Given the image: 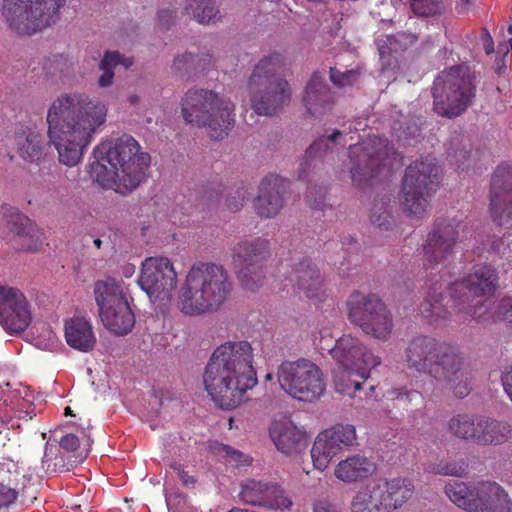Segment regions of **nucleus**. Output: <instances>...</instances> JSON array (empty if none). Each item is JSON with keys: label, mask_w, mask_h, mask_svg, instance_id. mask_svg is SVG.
Returning a JSON list of instances; mask_svg holds the SVG:
<instances>
[{"label": "nucleus", "mask_w": 512, "mask_h": 512, "mask_svg": "<svg viewBox=\"0 0 512 512\" xmlns=\"http://www.w3.org/2000/svg\"><path fill=\"white\" fill-rule=\"evenodd\" d=\"M424 470L435 475L465 478L469 475V463L465 458L448 457L425 463Z\"/></svg>", "instance_id": "nucleus-34"}, {"label": "nucleus", "mask_w": 512, "mask_h": 512, "mask_svg": "<svg viewBox=\"0 0 512 512\" xmlns=\"http://www.w3.org/2000/svg\"><path fill=\"white\" fill-rule=\"evenodd\" d=\"M384 201L377 199L373 202L369 208L368 218L372 226L381 228L384 224Z\"/></svg>", "instance_id": "nucleus-52"}, {"label": "nucleus", "mask_w": 512, "mask_h": 512, "mask_svg": "<svg viewBox=\"0 0 512 512\" xmlns=\"http://www.w3.org/2000/svg\"><path fill=\"white\" fill-rule=\"evenodd\" d=\"M492 320L495 323L502 321L512 323V296H504L498 301L492 313Z\"/></svg>", "instance_id": "nucleus-51"}, {"label": "nucleus", "mask_w": 512, "mask_h": 512, "mask_svg": "<svg viewBox=\"0 0 512 512\" xmlns=\"http://www.w3.org/2000/svg\"><path fill=\"white\" fill-rule=\"evenodd\" d=\"M434 111L448 119L460 116L466 111L474 97V86L460 66L442 71L432 87Z\"/></svg>", "instance_id": "nucleus-9"}, {"label": "nucleus", "mask_w": 512, "mask_h": 512, "mask_svg": "<svg viewBox=\"0 0 512 512\" xmlns=\"http://www.w3.org/2000/svg\"><path fill=\"white\" fill-rule=\"evenodd\" d=\"M480 416L457 414L449 420L448 429L455 437L475 443Z\"/></svg>", "instance_id": "nucleus-37"}, {"label": "nucleus", "mask_w": 512, "mask_h": 512, "mask_svg": "<svg viewBox=\"0 0 512 512\" xmlns=\"http://www.w3.org/2000/svg\"><path fill=\"white\" fill-rule=\"evenodd\" d=\"M342 133L340 131H335L331 136L329 137H321L317 141H315L306 151V155L308 157L316 156L318 153H320L321 148L325 146L326 148H329V144H334L336 138L341 137Z\"/></svg>", "instance_id": "nucleus-54"}, {"label": "nucleus", "mask_w": 512, "mask_h": 512, "mask_svg": "<svg viewBox=\"0 0 512 512\" xmlns=\"http://www.w3.org/2000/svg\"><path fill=\"white\" fill-rule=\"evenodd\" d=\"M348 374L349 376L344 377V383L347 384L346 386H350L349 391H342L338 389L335 385V389L337 392L348 395L349 397H354L356 391H358L361 387V384L365 381L367 378V369L365 368H348Z\"/></svg>", "instance_id": "nucleus-47"}, {"label": "nucleus", "mask_w": 512, "mask_h": 512, "mask_svg": "<svg viewBox=\"0 0 512 512\" xmlns=\"http://www.w3.org/2000/svg\"><path fill=\"white\" fill-rule=\"evenodd\" d=\"M16 143L18 145L19 154L25 160L31 162L38 161L42 156L41 135L28 129L17 134Z\"/></svg>", "instance_id": "nucleus-39"}, {"label": "nucleus", "mask_w": 512, "mask_h": 512, "mask_svg": "<svg viewBox=\"0 0 512 512\" xmlns=\"http://www.w3.org/2000/svg\"><path fill=\"white\" fill-rule=\"evenodd\" d=\"M286 280L294 292L303 293L309 299L320 300L324 296L323 280L310 260L300 262Z\"/></svg>", "instance_id": "nucleus-26"}, {"label": "nucleus", "mask_w": 512, "mask_h": 512, "mask_svg": "<svg viewBox=\"0 0 512 512\" xmlns=\"http://www.w3.org/2000/svg\"><path fill=\"white\" fill-rule=\"evenodd\" d=\"M65 338L70 347L81 352L91 351L96 344L90 322L80 316H75L66 322Z\"/></svg>", "instance_id": "nucleus-31"}, {"label": "nucleus", "mask_w": 512, "mask_h": 512, "mask_svg": "<svg viewBox=\"0 0 512 512\" xmlns=\"http://www.w3.org/2000/svg\"><path fill=\"white\" fill-rule=\"evenodd\" d=\"M412 11L422 17L437 15L441 12V0H412Z\"/></svg>", "instance_id": "nucleus-49"}, {"label": "nucleus", "mask_w": 512, "mask_h": 512, "mask_svg": "<svg viewBox=\"0 0 512 512\" xmlns=\"http://www.w3.org/2000/svg\"><path fill=\"white\" fill-rule=\"evenodd\" d=\"M376 464L363 455H353L340 461L335 467L338 480H366L376 472Z\"/></svg>", "instance_id": "nucleus-32"}, {"label": "nucleus", "mask_w": 512, "mask_h": 512, "mask_svg": "<svg viewBox=\"0 0 512 512\" xmlns=\"http://www.w3.org/2000/svg\"><path fill=\"white\" fill-rule=\"evenodd\" d=\"M277 379L286 394L303 402L319 399L326 388L320 367L305 358L283 361L278 367Z\"/></svg>", "instance_id": "nucleus-11"}, {"label": "nucleus", "mask_w": 512, "mask_h": 512, "mask_svg": "<svg viewBox=\"0 0 512 512\" xmlns=\"http://www.w3.org/2000/svg\"><path fill=\"white\" fill-rule=\"evenodd\" d=\"M483 46L486 54H492L494 52V41L490 33L484 29L482 32Z\"/></svg>", "instance_id": "nucleus-60"}, {"label": "nucleus", "mask_w": 512, "mask_h": 512, "mask_svg": "<svg viewBox=\"0 0 512 512\" xmlns=\"http://www.w3.org/2000/svg\"><path fill=\"white\" fill-rule=\"evenodd\" d=\"M303 102L310 115L318 116L332 108L334 95L324 79L315 73L305 88Z\"/></svg>", "instance_id": "nucleus-28"}, {"label": "nucleus", "mask_w": 512, "mask_h": 512, "mask_svg": "<svg viewBox=\"0 0 512 512\" xmlns=\"http://www.w3.org/2000/svg\"><path fill=\"white\" fill-rule=\"evenodd\" d=\"M488 494L481 505L483 511L476 512H512V501L507 492L497 482H487Z\"/></svg>", "instance_id": "nucleus-38"}, {"label": "nucleus", "mask_w": 512, "mask_h": 512, "mask_svg": "<svg viewBox=\"0 0 512 512\" xmlns=\"http://www.w3.org/2000/svg\"><path fill=\"white\" fill-rule=\"evenodd\" d=\"M32 321L31 305L24 293L0 283V325L9 334L24 331Z\"/></svg>", "instance_id": "nucleus-20"}, {"label": "nucleus", "mask_w": 512, "mask_h": 512, "mask_svg": "<svg viewBox=\"0 0 512 512\" xmlns=\"http://www.w3.org/2000/svg\"><path fill=\"white\" fill-rule=\"evenodd\" d=\"M423 374L444 383L459 398L470 393V375L455 345L441 342Z\"/></svg>", "instance_id": "nucleus-13"}, {"label": "nucleus", "mask_w": 512, "mask_h": 512, "mask_svg": "<svg viewBox=\"0 0 512 512\" xmlns=\"http://www.w3.org/2000/svg\"><path fill=\"white\" fill-rule=\"evenodd\" d=\"M240 501L272 510H290L292 500L277 483L243 482L238 493Z\"/></svg>", "instance_id": "nucleus-23"}, {"label": "nucleus", "mask_w": 512, "mask_h": 512, "mask_svg": "<svg viewBox=\"0 0 512 512\" xmlns=\"http://www.w3.org/2000/svg\"><path fill=\"white\" fill-rule=\"evenodd\" d=\"M475 444L497 446L507 442L511 437V426L507 422L480 416Z\"/></svg>", "instance_id": "nucleus-33"}, {"label": "nucleus", "mask_w": 512, "mask_h": 512, "mask_svg": "<svg viewBox=\"0 0 512 512\" xmlns=\"http://www.w3.org/2000/svg\"><path fill=\"white\" fill-rule=\"evenodd\" d=\"M491 218L499 226L512 224V165L502 163L491 177L489 190Z\"/></svg>", "instance_id": "nucleus-22"}, {"label": "nucleus", "mask_w": 512, "mask_h": 512, "mask_svg": "<svg viewBox=\"0 0 512 512\" xmlns=\"http://www.w3.org/2000/svg\"><path fill=\"white\" fill-rule=\"evenodd\" d=\"M362 76V68L357 66L356 68L350 70H344L337 67L330 68V80L331 82L339 87H352L360 82Z\"/></svg>", "instance_id": "nucleus-46"}, {"label": "nucleus", "mask_w": 512, "mask_h": 512, "mask_svg": "<svg viewBox=\"0 0 512 512\" xmlns=\"http://www.w3.org/2000/svg\"><path fill=\"white\" fill-rule=\"evenodd\" d=\"M288 181L278 175H269L260 184L259 194L254 201V208L260 217L276 216L283 207V193Z\"/></svg>", "instance_id": "nucleus-24"}, {"label": "nucleus", "mask_w": 512, "mask_h": 512, "mask_svg": "<svg viewBox=\"0 0 512 512\" xmlns=\"http://www.w3.org/2000/svg\"><path fill=\"white\" fill-rule=\"evenodd\" d=\"M245 199V192H237V196L230 197L226 201V205L231 211H238L242 208Z\"/></svg>", "instance_id": "nucleus-59"}, {"label": "nucleus", "mask_w": 512, "mask_h": 512, "mask_svg": "<svg viewBox=\"0 0 512 512\" xmlns=\"http://www.w3.org/2000/svg\"><path fill=\"white\" fill-rule=\"evenodd\" d=\"M79 445L80 443L78 437L71 433L64 435L59 442V448L67 452H73L77 450Z\"/></svg>", "instance_id": "nucleus-56"}, {"label": "nucleus", "mask_w": 512, "mask_h": 512, "mask_svg": "<svg viewBox=\"0 0 512 512\" xmlns=\"http://www.w3.org/2000/svg\"><path fill=\"white\" fill-rule=\"evenodd\" d=\"M193 60L192 54H184L182 56H178L174 59V66L177 69H180L183 64L188 63Z\"/></svg>", "instance_id": "nucleus-62"}, {"label": "nucleus", "mask_w": 512, "mask_h": 512, "mask_svg": "<svg viewBox=\"0 0 512 512\" xmlns=\"http://www.w3.org/2000/svg\"><path fill=\"white\" fill-rule=\"evenodd\" d=\"M426 286L424 301L420 305L421 314L433 323L447 320L450 312L444 303L447 297L444 296L443 290L446 286L443 282L434 281L432 278L428 279Z\"/></svg>", "instance_id": "nucleus-30"}, {"label": "nucleus", "mask_w": 512, "mask_h": 512, "mask_svg": "<svg viewBox=\"0 0 512 512\" xmlns=\"http://www.w3.org/2000/svg\"><path fill=\"white\" fill-rule=\"evenodd\" d=\"M417 42L416 35L412 33L399 32L396 35L386 38V49L388 50L389 58L386 60V70L388 67L391 69L399 68L398 56L407 51L410 47Z\"/></svg>", "instance_id": "nucleus-36"}, {"label": "nucleus", "mask_w": 512, "mask_h": 512, "mask_svg": "<svg viewBox=\"0 0 512 512\" xmlns=\"http://www.w3.org/2000/svg\"><path fill=\"white\" fill-rule=\"evenodd\" d=\"M448 155L451 157V158H454L455 159V163L458 164V167L460 168L461 167V164H463L462 160H465L467 155H468V152L466 150H461L459 152V155L456 153V152H451L450 150L448 151Z\"/></svg>", "instance_id": "nucleus-61"}, {"label": "nucleus", "mask_w": 512, "mask_h": 512, "mask_svg": "<svg viewBox=\"0 0 512 512\" xmlns=\"http://www.w3.org/2000/svg\"><path fill=\"white\" fill-rule=\"evenodd\" d=\"M95 161L89 165V174L102 188L126 194L135 190L144 180L151 163L148 153L130 135H122L99 143L93 149Z\"/></svg>", "instance_id": "nucleus-3"}, {"label": "nucleus", "mask_w": 512, "mask_h": 512, "mask_svg": "<svg viewBox=\"0 0 512 512\" xmlns=\"http://www.w3.org/2000/svg\"><path fill=\"white\" fill-rule=\"evenodd\" d=\"M15 227L13 230L20 236L25 237L23 247L29 251H37L44 240L43 232L23 214L15 215Z\"/></svg>", "instance_id": "nucleus-35"}, {"label": "nucleus", "mask_w": 512, "mask_h": 512, "mask_svg": "<svg viewBox=\"0 0 512 512\" xmlns=\"http://www.w3.org/2000/svg\"><path fill=\"white\" fill-rule=\"evenodd\" d=\"M282 66L281 55L273 54L260 60L252 72L248 87L258 115L272 116L291 100L289 83L278 75Z\"/></svg>", "instance_id": "nucleus-6"}, {"label": "nucleus", "mask_w": 512, "mask_h": 512, "mask_svg": "<svg viewBox=\"0 0 512 512\" xmlns=\"http://www.w3.org/2000/svg\"><path fill=\"white\" fill-rule=\"evenodd\" d=\"M487 482H448L445 493L459 508L467 512L483 511L481 505L487 496Z\"/></svg>", "instance_id": "nucleus-25"}, {"label": "nucleus", "mask_w": 512, "mask_h": 512, "mask_svg": "<svg viewBox=\"0 0 512 512\" xmlns=\"http://www.w3.org/2000/svg\"><path fill=\"white\" fill-rule=\"evenodd\" d=\"M380 146V141L376 139L349 146L350 173L356 185L372 184L378 176L383 163Z\"/></svg>", "instance_id": "nucleus-21"}, {"label": "nucleus", "mask_w": 512, "mask_h": 512, "mask_svg": "<svg viewBox=\"0 0 512 512\" xmlns=\"http://www.w3.org/2000/svg\"><path fill=\"white\" fill-rule=\"evenodd\" d=\"M71 467L72 465L66 462L60 449L56 445L47 442L42 459V468L46 473L55 477L65 471H69Z\"/></svg>", "instance_id": "nucleus-40"}, {"label": "nucleus", "mask_w": 512, "mask_h": 512, "mask_svg": "<svg viewBox=\"0 0 512 512\" xmlns=\"http://www.w3.org/2000/svg\"><path fill=\"white\" fill-rule=\"evenodd\" d=\"M268 252V241L256 239L240 242L234 250L233 261L236 273L242 286L254 291L262 286L265 280L262 262Z\"/></svg>", "instance_id": "nucleus-16"}, {"label": "nucleus", "mask_w": 512, "mask_h": 512, "mask_svg": "<svg viewBox=\"0 0 512 512\" xmlns=\"http://www.w3.org/2000/svg\"><path fill=\"white\" fill-rule=\"evenodd\" d=\"M270 436L276 448L285 454L296 452L303 441L306 433L304 429L296 426L290 419L275 421L270 428Z\"/></svg>", "instance_id": "nucleus-29"}, {"label": "nucleus", "mask_w": 512, "mask_h": 512, "mask_svg": "<svg viewBox=\"0 0 512 512\" xmlns=\"http://www.w3.org/2000/svg\"><path fill=\"white\" fill-rule=\"evenodd\" d=\"M170 469L177 473V476L180 478V480H188L185 471L181 468L180 465H171Z\"/></svg>", "instance_id": "nucleus-64"}, {"label": "nucleus", "mask_w": 512, "mask_h": 512, "mask_svg": "<svg viewBox=\"0 0 512 512\" xmlns=\"http://www.w3.org/2000/svg\"><path fill=\"white\" fill-rule=\"evenodd\" d=\"M234 104L213 90L191 89L181 102V114L187 124L207 129L212 140H222L232 129Z\"/></svg>", "instance_id": "nucleus-5"}, {"label": "nucleus", "mask_w": 512, "mask_h": 512, "mask_svg": "<svg viewBox=\"0 0 512 512\" xmlns=\"http://www.w3.org/2000/svg\"><path fill=\"white\" fill-rule=\"evenodd\" d=\"M508 246L503 238H492L490 240V246L487 250L486 258L490 259L492 262H496L498 259L502 258V255L507 250Z\"/></svg>", "instance_id": "nucleus-53"}, {"label": "nucleus", "mask_w": 512, "mask_h": 512, "mask_svg": "<svg viewBox=\"0 0 512 512\" xmlns=\"http://www.w3.org/2000/svg\"><path fill=\"white\" fill-rule=\"evenodd\" d=\"M177 282V272L169 258L147 257L142 262L138 284L151 301H170Z\"/></svg>", "instance_id": "nucleus-14"}, {"label": "nucleus", "mask_w": 512, "mask_h": 512, "mask_svg": "<svg viewBox=\"0 0 512 512\" xmlns=\"http://www.w3.org/2000/svg\"><path fill=\"white\" fill-rule=\"evenodd\" d=\"M384 492L380 487L374 488L370 494L359 492L352 501V512H382Z\"/></svg>", "instance_id": "nucleus-41"}, {"label": "nucleus", "mask_w": 512, "mask_h": 512, "mask_svg": "<svg viewBox=\"0 0 512 512\" xmlns=\"http://www.w3.org/2000/svg\"><path fill=\"white\" fill-rule=\"evenodd\" d=\"M94 294L104 326L117 335L130 332L135 318L126 298L124 283L114 279L97 281Z\"/></svg>", "instance_id": "nucleus-12"}, {"label": "nucleus", "mask_w": 512, "mask_h": 512, "mask_svg": "<svg viewBox=\"0 0 512 512\" xmlns=\"http://www.w3.org/2000/svg\"><path fill=\"white\" fill-rule=\"evenodd\" d=\"M117 65H122L125 69H128L132 65V60L123 58L118 52H106L100 62V69L103 72L98 81L100 87H108L112 84L113 68Z\"/></svg>", "instance_id": "nucleus-43"}, {"label": "nucleus", "mask_w": 512, "mask_h": 512, "mask_svg": "<svg viewBox=\"0 0 512 512\" xmlns=\"http://www.w3.org/2000/svg\"><path fill=\"white\" fill-rule=\"evenodd\" d=\"M17 495L18 493L15 489L7 487L0 482V509L14 503L17 499Z\"/></svg>", "instance_id": "nucleus-55"}, {"label": "nucleus", "mask_w": 512, "mask_h": 512, "mask_svg": "<svg viewBox=\"0 0 512 512\" xmlns=\"http://www.w3.org/2000/svg\"><path fill=\"white\" fill-rule=\"evenodd\" d=\"M501 383L504 392L512 402V366L508 367L501 375Z\"/></svg>", "instance_id": "nucleus-57"}, {"label": "nucleus", "mask_w": 512, "mask_h": 512, "mask_svg": "<svg viewBox=\"0 0 512 512\" xmlns=\"http://www.w3.org/2000/svg\"><path fill=\"white\" fill-rule=\"evenodd\" d=\"M66 0H4L3 15L19 35H31L55 23Z\"/></svg>", "instance_id": "nucleus-10"}, {"label": "nucleus", "mask_w": 512, "mask_h": 512, "mask_svg": "<svg viewBox=\"0 0 512 512\" xmlns=\"http://www.w3.org/2000/svg\"><path fill=\"white\" fill-rule=\"evenodd\" d=\"M209 449L213 455L232 467L247 466L251 463L248 455L226 444L215 441L209 445Z\"/></svg>", "instance_id": "nucleus-42"}, {"label": "nucleus", "mask_w": 512, "mask_h": 512, "mask_svg": "<svg viewBox=\"0 0 512 512\" xmlns=\"http://www.w3.org/2000/svg\"><path fill=\"white\" fill-rule=\"evenodd\" d=\"M186 11L193 14L201 24H209L218 19L219 10L210 0H188Z\"/></svg>", "instance_id": "nucleus-45"}, {"label": "nucleus", "mask_w": 512, "mask_h": 512, "mask_svg": "<svg viewBox=\"0 0 512 512\" xmlns=\"http://www.w3.org/2000/svg\"><path fill=\"white\" fill-rule=\"evenodd\" d=\"M254 349L245 340L227 341L212 353L203 373L204 388L222 409H233L247 400L258 382Z\"/></svg>", "instance_id": "nucleus-2"}, {"label": "nucleus", "mask_w": 512, "mask_h": 512, "mask_svg": "<svg viewBox=\"0 0 512 512\" xmlns=\"http://www.w3.org/2000/svg\"><path fill=\"white\" fill-rule=\"evenodd\" d=\"M499 288V275L491 264H477L472 267L467 276L449 284L450 299L455 306H461L459 311L465 312L475 320H480L486 314V301H474V297L493 296Z\"/></svg>", "instance_id": "nucleus-8"}, {"label": "nucleus", "mask_w": 512, "mask_h": 512, "mask_svg": "<svg viewBox=\"0 0 512 512\" xmlns=\"http://www.w3.org/2000/svg\"><path fill=\"white\" fill-rule=\"evenodd\" d=\"M356 429L350 424H336L320 432L311 449V458L316 469L325 470L330 461L343 450L354 446Z\"/></svg>", "instance_id": "nucleus-18"}, {"label": "nucleus", "mask_w": 512, "mask_h": 512, "mask_svg": "<svg viewBox=\"0 0 512 512\" xmlns=\"http://www.w3.org/2000/svg\"><path fill=\"white\" fill-rule=\"evenodd\" d=\"M348 317L352 323L374 338L384 333V303L376 294L353 292L347 300Z\"/></svg>", "instance_id": "nucleus-17"}, {"label": "nucleus", "mask_w": 512, "mask_h": 512, "mask_svg": "<svg viewBox=\"0 0 512 512\" xmlns=\"http://www.w3.org/2000/svg\"><path fill=\"white\" fill-rule=\"evenodd\" d=\"M386 482V510L388 507H392L393 509H397L402 506L404 502H406L413 494V484L412 482Z\"/></svg>", "instance_id": "nucleus-44"}, {"label": "nucleus", "mask_w": 512, "mask_h": 512, "mask_svg": "<svg viewBox=\"0 0 512 512\" xmlns=\"http://www.w3.org/2000/svg\"><path fill=\"white\" fill-rule=\"evenodd\" d=\"M332 357L336 360V367L333 369V384L342 391H349L350 386L344 383V377L349 376L348 368H365L374 364L372 354L366 352L365 347L358 339L343 335L334 347L330 350Z\"/></svg>", "instance_id": "nucleus-19"}, {"label": "nucleus", "mask_w": 512, "mask_h": 512, "mask_svg": "<svg viewBox=\"0 0 512 512\" xmlns=\"http://www.w3.org/2000/svg\"><path fill=\"white\" fill-rule=\"evenodd\" d=\"M106 116V105L84 93L64 94L52 102L47 113L48 137L62 164L73 167L81 161Z\"/></svg>", "instance_id": "nucleus-1"}, {"label": "nucleus", "mask_w": 512, "mask_h": 512, "mask_svg": "<svg viewBox=\"0 0 512 512\" xmlns=\"http://www.w3.org/2000/svg\"><path fill=\"white\" fill-rule=\"evenodd\" d=\"M440 343L441 341L431 336H414L409 341L404 352L407 367L419 374H423Z\"/></svg>", "instance_id": "nucleus-27"}, {"label": "nucleus", "mask_w": 512, "mask_h": 512, "mask_svg": "<svg viewBox=\"0 0 512 512\" xmlns=\"http://www.w3.org/2000/svg\"><path fill=\"white\" fill-rule=\"evenodd\" d=\"M442 168L426 158L414 161L405 171L402 181V205L411 217L423 218L429 214L430 199L439 188Z\"/></svg>", "instance_id": "nucleus-7"}, {"label": "nucleus", "mask_w": 512, "mask_h": 512, "mask_svg": "<svg viewBox=\"0 0 512 512\" xmlns=\"http://www.w3.org/2000/svg\"><path fill=\"white\" fill-rule=\"evenodd\" d=\"M313 512H338V510L330 500L324 498L317 499L313 502Z\"/></svg>", "instance_id": "nucleus-58"}, {"label": "nucleus", "mask_w": 512, "mask_h": 512, "mask_svg": "<svg viewBox=\"0 0 512 512\" xmlns=\"http://www.w3.org/2000/svg\"><path fill=\"white\" fill-rule=\"evenodd\" d=\"M232 290L233 283L224 266L197 262L187 271L180 286L177 307L189 316L214 312L227 301Z\"/></svg>", "instance_id": "nucleus-4"}, {"label": "nucleus", "mask_w": 512, "mask_h": 512, "mask_svg": "<svg viewBox=\"0 0 512 512\" xmlns=\"http://www.w3.org/2000/svg\"><path fill=\"white\" fill-rule=\"evenodd\" d=\"M165 499L169 508H182L186 504V495L175 485V482H166L164 487Z\"/></svg>", "instance_id": "nucleus-50"}, {"label": "nucleus", "mask_w": 512, "mask_h": 512, "mask_svg": "<svg viewBox=\"0 0 512 512\" xmlns=\"http://www.w3.org/2000/svg\"><path fill=\"white\" fill-rule=\"evenodd\" d=\"M386 398L396 401L397 404L395 406L402 407L404 409L408 408V405L413 401H418L422 399L421 393L415 390L408 391L406 388H395L388 391V396Z\"/></svg>", "instance_id": "nucleus-48"}, {"label": "nucleus", "mask_w": 512, "mask_h": 512, "mask_svg": "<svg viewBox=\"0 0 512 512\" xmlns=\"http://www.w3.org/2000/svg\"><path fill=\"white\" fill-rule=\"evenodd\" d=\"M461 226L462 220L458 218H438L435 221L423 246L427 269L440 264L446 266L453 257Z\"/></svg>", "instance_id": "nucleus-15"}, {"label": "nucleus", "mask_w": 512, "mask_h": 512, "mask_svg": "<svg viewBox=\"0 0 512 512\" xmlns=\"http://www.w3.org/2000/svg\"><path fill=\"white\" fill-rule=\"evenodd\" d=\"M471 4L472 0H459L456 5V10L459 14H465L468 12Z\"/></svg>", "instance_id": "nucleus-63"}]
</instances>
